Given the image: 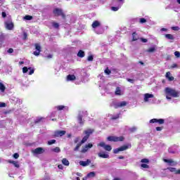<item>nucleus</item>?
<instances>
[{
	"label": "nucleus",
	"instance_id": "51",
	"mask_svg": "<svg viewBox=\"0 0 180 180\" xmlns=\"http://www.w3.org/2000/svg\"><path fill=\"white\" fill-rule=\"evenodd\" d=\"M7 53H8L9 54H12V53H13V49L12 48L8 49V50L7 51Z\"/></svg>",
	"mask_w": 180,
	"mask_h": 180
},
{
	"label": "nucleus",
	"instance_id": "3",
	"mask_svg": "<svg viewBox=\"0 0 180 180\" xmlns=\"http://www.w3.org/2000/svg\"><path fill=\"white\" fill-rule=\"evenodd\" d=\"M129 148H131V144L127 143V145H124L120 146V148H115L113 150L114 154H119L120 151H126V150H129Z\"/></svg>",
	"mask_w": 180,
	"mask_h": 180
},
{
	"label": "nucleus",
	"instance_id": "21",
	"mask_svg": "<svg viewBox=\"0 0 180 180\" xmlns=\"http://www.w3.org/2000/svg\"><path fill=\"white\" fill-rule=\"evenodd\" d=\"M98 156L100 157V158H109V154L106 153H98Z\"/></svg>",
	"mask_w": 180,
	"mask_h": 180
},
{
	"label": "nucleus",
	"instance_id": "32",
	"mask_svg": "<svg viewBox=\"0 0 180 180\" xmlns=\"http://www.w3.org/2000/svg\"><path fill=\"white\" fill-rule=\"evenodd\" d=\"M29 70H32V68L30 67V68H27V67H24V68H22V72H23V74H26V72H27V71H29Z\"/></svg>",
	"mask_w": 180,
	"mask_h": 180
},
{
	"label": "nucleus",
	"instance_id": "2",
	"mask_svg": "<svg viewBox=\"0 0 180 180\" xmlns=\"http://www.w3.org/2000/svg\"><path fill=\"white\" fill-rule=\"evenodd\" d=\"M167 99L171 100L172 98H178L179 96L178 95V92L175 91V89H171L169 87H166L165 89Z\"/></svg>",
	"mask_w": 180,
	"mask_h": 180
},
{
	"label": "nucleus",
	"instance_id": "11",
	"mask_svg": "<svg viewBox=\"0 0 180 180\" xmlns=\"http://www.w3.org/2000/svg\"><path fill=\"white\" fill-rule=\"evenodd\" d=\"M65 133H67L65 131H55L53 137H63Z\"/></svg>",
	"mask_w": 180,
	"mask_h": 180
},
{
	"label": "nucleus",
	"instance_id": "64",
	"mask_svg": "<svg viewBox=\"0 0 180 180\" xmlns=\"http://www.w3.org/2000/svg\"><path fill=\"white\" fill-rule=\"evenodd\" d=\"M113 180H120L119 178H115Z\"/></svg>",
	"mask_w": 180,
	"mask_h": 180
},
{
	"label": "nucleus",
	"instance_id": "1",
	"mask_svg": "<svg viewBox=\"0 0 180 180\" xmlns=\"http://www.w3.org/2000/svg\"><path fill=\"white\" fill-rule=\"evenodd\" d=\"M92 133H94V131H92V129H88L84 131V134H86V136H84L82 141L77 144V146L74 148V151H78L79 150V147H81L82 144H84V143H86L88 139H89V136H91Z\"/></svg>",
	"mask_w": 180,
	"mask_h": 180
},
{
	"label": "nucleus",
	"instance_id": "17",
	"mask_svg": "<svg viewBox=\"0 0 180 180\" xmlns=\"http://www.w3.org/2000/svg\"><path fill=\"white\" fill-rule=\"evenodd\" d=\"M99 26H101V22L98 20H95L91 25L93 29H96V27H99Z\"/></svg>",
	"mask_w": 180,
	"mask_h": 180
},
{
	"label": "nucleus",
	"instance_id": "20",
	"mask_svg": "<svg viewBox=\"0 0 180 180\" xmlns=\"http://www.w3.org/2000/svg\"><path fill=\"white\" fill-rule=\"evenodd\" d=\"M139 34L137 32H134L132 33V41H136V40H139Z\"/></svg>",
	"mask_w": 180,
	"mask_h": 180
},
{
	"label": "nucleus",
	"instance_id": "23",
	"mask_svg": "<svg viewBox=\"0 0 180 180\" xmlns=\"http://www.w3.org/2000/svg\"><path fill=\"white\" fill-rule=\"evenodd\" d=\"M77 57H79L80 58H84L85 57V52L82 50H79L77 53Z\"/></svg>",
	"mask_w": 180,
	"mask_h": 180
},
{
	"label": "nucleus",
	"instance_id": "60",
	"mask_svg": "<svg viewBox=\"0 0 180 180\" xmlns=\"http://www.w3.org/2000/svg\"><path fill=\"white\" fill-rule=\"evenodd\" d=\"M119 160H124V157L123 155H120L118 157Z\"/></svg>",
	"mask_w": 180,
	"mask_h": 180
},
{
	"label": "nucleus",
	"instance_id": "63",
	"mask_svg": "<svg viewBox=\"0 0 180 180\" xmlns=\"http://www.w3.org/2000/svg\"><path fill=\"white\" fill-rule=\"evenodd\" d=\"M161 31H162V32H167V28H162V29H161Z\"/></svg>",
	"mask_w": 180,
	"mask_h": 180
},
{
	"label": "nucleus",
	"instance_id": "62",
	"mask_svg": "<svg viewBox=\"0 0 180 180\" xmlns=\"http://www.w3.org/2000/svg\"><path fill=\"white\" fill-rule=\"evenodd\" d=\"M175 67H177V65L174 63L172 65V68H175Z\"/></svg>",
	"mask_w": 180,
	"mask_h": 180
},
{
	"label": "nucleus",
	"instance_id": "26",
	"mask_svg": "<svg viewBox=\"0 0 180 180\" xmlns=\"http://www.w3.org/2000/svg\"><path fill=\"white\" fill-rule=\"evenodd\" d=\"M165 37L167 39V40H174V39H175V37H174V35L171 34H165Z\"/></svg>",
	"mask_w": 180,
	"mask_h": 180
},
{
	"label": "nucleus",
	"instance_id": "36",
	"mask_svg": "<svg viewBox=\"0 0 180 180\" xmlns=\"http://www.w3.org/2000/svg\"><path fill=\"white\" fill-rule=\"evenodd\" d=\"M105 74H106L107 75H110V74L112 73V71L110 70H109V68H107L105 71H104Z\"/></svg>",
	"mask_w": 180,
	"mask_h": 180
},
{
	"label": "nucleus",
	"instance_id": "12",
	"mask_svg": "<svg viewBox=\"0 0 180 180\" xmlns=\"http://www.w3.org/2000/svg\"><path fill=\"white\" fill-rule=\"evenodd\" d=\"M93 147L94 145L92 143L86 144L84 147L82 148L81 153H85L89 150V148H92Z\"/></svg>",
	"mask_w": 180,
	"mask_h": 180
},
{
	"label": "nucleus",
	"instance_id": "39",
	"mask_svg": "<svg viewBox=\"0 0 180 180\" xmlns=\"http://www.w3.org/2000/svg\"><path fill=\"white\" fill-rule=\"evenodd\" d=\"M53 144H56V139H52L48 141V145L51 146Z\"/></svg>",
	"mask_w": 180,
	"mask_h": 180
},
{
	"label": "nucleus",
	"instance_id": "28",
	"mask_svg": "<svg viewBox=\"0 0 180 180\" xmlns=\"http://www.w3.org/2000/svg\"><path fill=\"white\" fill-rule=\"evenodd\" d=\"M96 175L95 172H91L89 174H87L86 178H94V176Z\"/></svg>",
	"mask_w": 180,
	"mask_h": 180
},
{
	"label": "nucleus",
	"instance_id": "16",
	"mask_svg": "<svg viewBox=\"0 0 180 180\" xmlns=\"http://www.w3.org/2000/svg\"><path fill=\"white\" fill-rule=\"evenodd\" d=\"M79 164L82 167H86L87 165H89V164H91V160L88 159L86 161H80Z\"/></svg>",
	"mask_w": 180,
	"mask_h": 180
},
{
	"label": "nucleus",
	"instance_id": "56",
	"mask_svg": "<svg viewBox=\"0 0 180 180\" xmlns=\"http://www.w3.org/2000/svg\"><path fill=\"white\" fill-rule=\"evenodd\" d=\"M32 74H34V69H32L29 72V75H32Z\"/></svg>",
	"mask_w": 180,
	"mask_h": 180
},
{
	"label": "nucleus",
	"instance_id": "25",
	"mask_svg": "<svg viewBox=\"0 0 180 180\" xmlns=\"http://www.w3.org/2000/svg\"><path fill=\"white\" fill-rule=\"evenodd\" d=\"M8 162L9 164H13L14 165V167H15V168H19V167H20L19 163L14 160H8Z\"/></svg>",
	"mask_w": 180,
	"mask_h": 180
},
{
	"label": "nucleus",
	"instance_id": "30",
	"mask_svg": "<svg viewBox=\"0 0 180 180\" xmlns=\"http://www.w3.org/2000/svg\"><path fill=\"white\" fill-rule=\"evenodd\" d=\"M5 89H6L5 85L2 82H0V91L1 92H5Z\"/></svg>",
	"mask_w": 180,
	"mask_h": 180
},
{
	"label": "nucleus",
	"instance_id": "27",
	"mask_svg": "<svg viewBox=\"0 0 180 180\" xmlns=\"http://www.w3.org/2000/svg\"><path fill=\"white\" fill-rule=\"evenodd\" d=\"M62 164H63V165H65L66 167H68V165H70V161H68L67 158H63L62 160Z\"/></svg>",
	"mask_w": 180,
	"mask_h": 180
},
{
	"label": "nucleus",
	"instance_id": "45",
	"mask_svg": "<svg viewBox=\"0 0 180 180\" xmlns=\"http://www.w3.org/2000/svg\"><path fill=\"white\" fill-rule=\"evenodd\" d=\"M79 141V137H76L74 140L75 144H78V142Z\"/></svg>",
	"mask_w": 180,
	"mask_h": 180
},
{
	"label": "nucleus",
	"instance_id": "34",
	"mask_svg": "<svg viewBox=\"0 0 180 180\" xmlns=\"http://www.w3.org/2000/svg\"><path fill=\"white\" fill-rule=\"evenodd\" d=\"M24 19H25V20H32V19H33V16L27 15L24 17Z\"/></svg>",
	"mask_w": 180,
	"mask_h": 180
},
{
	"label": "nucleus",
	"instance_id": "53",
	"mask_svg": "<svg viewBox=\"0 0 180 180\" xmlns=\"http://www.w3.org/2000/svg\"><path fill=\"white\" fill-rule=\"evenodd\" d=\"M141 41H143V43H147L148 40L146 38H141Z\"/></svg>",
	"mask_w": 180,
	"mask_h": 180
},
{
	"label": "nucleus",
	"instance_id": "49",
	"mask_svg": "<svg viewBox=\"0 0 180 180\" xmlns=\"http://www.w3.org/2000/svg\"><path fill=\"white\" fill-rule=\"evenodd\" d=\"M162 129H164V127H156V131H161V130H162Z\"/></svg>",
	"mask_w": 180,
	"mask_h": 180
},
{
	"label": "nucleus",
	"instance_id": "40",
	"mask_svg": "<svg viewBox=\"0 0 180 180\" xmlns=\"http://www.w3.org/2000/svg\"><path fill=\"white\" fill-rule=\"evenodd\" d=\"M154 51H155V47H151L148 49V53H154Z\"/></svg>",
	"mask_w": 180,
	"mask_h": 180
},
{
	"label": "nucleus",
	"instance_id": "33",
	"mask_svg": "<svg viewBox=\"0 0 180 180\" xmlns=\"http://www.w3.org/2000/svg\"><path fill=\"white\" fill-rule=\"evenodd\" d=\"M167 169L169 170L170 172H174V174L176 172V168L175 167H167Z\"/></svg>",
	"mask_w": 180,
	"mask_h": 180
},
{
	"label": "nucleus",
	"instance_id": "57",
	"mask_svg": "<svg viewBox=\"0 0 180 180\" xmlns=\"http://www.w3.org/2000/svg\"><path fill=\"white\" fill-rule=\"evenodd\" d=\"M46 58H48L49 60L50 58H53V55L52 54H49L47 56H46Z\"/></svg>",
	"mask_w": 180,
	"mask_h": 180
},
{
	"label": "nucleus",
	"instance_id": "50",
	"mask_svg": "<svg viewBox=\"0 0 180 180\" xmlns=\"http://www.w3.org/2000/svg\"><path fill=\"white\" fill-rule=\"evenodd\" d=\"M6 103L0 102V108H6Z\"/></svg>",
	"mask_w": 180,
	"mask_h": 180
},
{
	"label": "nucleus",
	"instance_id": "59",
	"mask_svg": "<svg viewBox=\"0 0 180 180\" xmlns=\"http://www.w3.org/2000/svg\"><path fill=\"white\" fill-rule=\"evenodd\" d=\"M58 168L59 169H63V165H58Z\"/></svg>",
	"mask_w": 180,
	"mask_h": 180
},
{
	"label": "nucleus",
	"instance_id": "46",
	"mask_svg": "<svg viewBox=\"0 0 180 180\" xmlns=\"http://www.w3.org/2000/svg\"><path fill=\"white\" fill-rule=\"evenodd\" d=\"M147 22V20L146 18H140V23H146Z\"/></svg>",
	"mask_w": 180,
	"mask_h": 180
},
{
	"label": "nucleus",
	"instance_id": "54",
	"mask_svg": "<svg viewBox=\"0 0 180 180\" xmlns=\"http://www.w3.org/2000/svg\"><path fill=\"white\" fill-rule=\"evenodd\" d=\"M1 16H2V18H6V13L5 11H3V12L1 13Z\"/></svg>",
	"mask_w": 180,
	"mask_h": 180
},
{
	"label": "nucleus",
	"instance_id": "18",
	"mask_svg": "<svg viewBox=\"0 0 180 180\" xmlns=\"http://www.w3.org/2000/svg\"><path fill=\"white\" fill-rule=\"evenodd\" d=\"M150 98H154V95L150 94H146L144 96V101L148 102V99H150Z\"/></svg>",
	"mask_w": 180,
	"mask_h": 180
},
{
	"label": "nucleus",
	"instance_id": "9",
	"mask_svg": "<svg viewBox=\"0 0 180 180\" xmlns=\"http://www.w3.org/2000/svg\"><path fill=\"white\" fill-rule=\"evenodd\" d=\"M32 154L35 155H39L40 154H43L44 153V148L41 147L37 148L32 151Z\"/></svg>",
	"mask_w": 180,
	"mask_h": 180
},
{
	"label": "nucleus",
	"instance_id": "7",
	"mask_svg": "<svg viewBox=\"0 0 180 180\" xmlns=\"http://www.w3.org/2000/svg\"><path fill=\"white\" fill-rule=\"evenodd\" d=\"M97 146L98 147H103L105 151H112V146L110 145H106L105 142H101Z\"/></svg>",
	"mask_w": 180,
	"mask_h": 180
},
{
	"label": "nucleus",
	"instance_id": "61",
	"mask_svg": "<svg viewBox=\"0 0 180 180\" xmlns=\"http://www.w3.org/2000/svg\"><path fill=\"white\" fill-rule=\"evenodd\" d=\"M76 175H77V176H82V174L79 172H77Z\"/></svg>",
	"mask_w": 180,
	"mask_h": 180
},
{
	"label": "nucleus",
	"instance_id": "52",
	"mask_svg": "<svg viewBox=\"0 0 180 180\" xmlns=\"http://www.w3.org/2000/svg\"><path fill=\"white\" fill-rule=\"evenodd\" d=\"M127 80L128 81V82H130L131 84H134V79H127Z\"/></svg>",
	"mask_w": 180,
	"mask_h": 180
},
{
	"label": "nucleus",
	"instance_id": "58",
	"mask_svg": "<svg viewBox=\"0 0 180 180\" xmlns=\"http://www.w3.org/2000/svg\"><path fill=\"white\" fill-rule=\"evenodd\" d=\"M176 175H180V169L176 170V173H175Z\"/></svg>",
	"mask_w": 180,
	"mask_h": 180
},
{
	"label": "nucleus",
	"instance_id": "8",
	"mask_svg": "<svg viewBox=\"0 0 180 180\" xmlns=\"http://www.w3.org/2000/svg\"><path fill=\"white\" fill-rule=\"evenodd\" d=\"M34 47L37 51H34L33 54L37 57L40 56V53H41V46L39 44H35Z\"/></svg>",
	"mask_w": 180,
	"mask_h": 180
},
{
	"label": "nucleus",
	"instance_id": "29",
	"mask_svg": "<svg viewBox=\"0 0 180 180\" xmlns=\"http://www.w3.org/2000/svg\"><path fill=\"white\" fill-rule=\"evenodd\" d=\"M115 95H122V90L120 89V87H117L115 92Z\"/></svg>",
	"mask_w": 180,
	"mask_h": 180
},
{
	"label": "nucleus",
	"instance_id": "55",
	"mask_svg": "<svg viewBox=\"0 0 180 180\" xmlns=\"http://www.w3.org/2000/svg\"><path fill=\"white\" fill-rule=\"evenodd\" d=\"M41 122V118L37 119V120L34 121V123L37 124V123H40Z\"/></svg>",
	"mask_w": 180,
	"mask_h": 180
},
{
	"label": "nucleus",
	"instance_id": "14",
	"mask_svg": "<svg viewBox=\"0 0 180 180\" xmlns=\"http://www.w3.org/2000/svg\"><path fill=\"white\" fill-rule=\"evenodd\" d=\"M164 162H167V164H169V165H176V162L174 161L172 159H164L163 160Z\"/></svg>",
	"mask_w": 180,
	"mask_h": 180
},
{
	"label": "nucleus",
	"instance_id": "6",
	"mask_svg": "<svg viewBox=\"0 0 180 180\" xmlns=\"http://www.w3.org/2000/svg\"><path fill=\"white\" fill-rule=\"evenodd\" d=\"M141 162L142 163L141 164V168H146V169L150 168V166L147 165V164H150V160H148V158L141 159Z\"/></svg>",
	"mask_w": 180,
	"mask_h": 180
},
{
	"label": "nucleus",
	"instance_id": "15",
	"mask_svg": "<svg viewBox=\"0 0 180 180\" xmlns=\"http://www.w3.org/2000/svg\"><path fill=\"white\" fill-rule=\"evenodd\" d=\"M77 120L81 126H84V120H82V114H79L77 116Z\"/></svg>",
	"mask_w": 180,
	"mask_h": 180
},
{
	"label": "nucleus",
	"instance_id": "38",
	"mask_svg": "<svg viewBox=\"0 0 180 180\" xmlns=\"http://www.w3.org/2000/svg\"><path fill=\"white\" fill-rule=\"evenodd\" d=\"M127 105V102L126 101H122L121 103H120V108H124V106H126Z\"/></svg>",
	"mask_w": 180,
	"mask_h": 180
},
{
	"label": "nucleus",
	"instance_id": "48",
	"mask_svg": "<svg viewBox=\"0 0 180 180\" xmlns=\"http://www.w3.org/2000/svg\"><path fill=\"white\" fill-rule=\"evenodd\" d=\"M13 158H15V160H18V158H19V153H14Z\"/></svg>",
	"mask_w": 180,
	"mask_h": 180
},
{
	"label": "nucleus",
	"instance_id": "5",
	"mask_svg": "<svg viewBox=\"0 0 180 180\" xmlns=\"http://www.w3.org/2000/svg\"><path fill=\"white\" fill-rule=\"evenodd\" d=\"M108 141H113L114 143H117V141H124V136H110L107 138Z\"/></svg>",
	"mask_w": 180,
	"mask_h": 180
},
{
	"label": "nucleus",
	"instance_id": "19",
	"mask_svg": "<svg viewBox=\"0 0 180 180\" xmlns=\"http://www.w3.org/2000/svg\"><path fill=\"white\" fill-rule=\"evenodd\" d=\"M68 81H75L77 79V77L74 75H68L67 76Z\"/></svg>",
	"mask_w": 180,
	"mask_h": 180
},
{
	"label": "nucleus",
	"instance_id": "24",
	"mask_svg": "<svg viewBox=\"0 0 180 180\" xmlns=\"http://www.w3.org/2000/svg\"><path fill=\"white\" fill-rule=\"evenodd\" d=\"M110 106H114L115 109H119V108H120V103L116 101H112Z\"/></svg>",
	"mask_w": 180,
	"mask_h": 180
},
{
	"label": "nucleus",
	"instance_id": "10",
	"mask_svg": "<svg viewBox=\"0 0 180 180\" xmlns=\"http://www.w3.org/2000/svg\"><path fill=\"white\" fill-rule=\"evenodd\" d=\"M150 123H158V124H164L165 123V119L153 118L149 121Z\"/></svg>",
	"mask_w": 180,
	"mask_h": 180
},
{
	"label": "nucleus",
	"instance_id": "47",
	"mask_svg": "<svg viewBox=\"0 0 180 180\" xmlns=\"http://www.w3.org/2000/svg\"><path fill=\"white\" fill-rule=\"evenodd\" d=\"M111 10L114 12H117V11H119V7H111Z\"/></svg>",
	"mask_w": 180,
	"mask_h": 180
},
{
	"label": "nucleus",
	"instance_id": "41",
	"mask_svg": "<svg viewBox=\"0 0 180 180\" xmlns=\"http://www.w3.org/2000/svg\"><path fill=\"white\" fill-rule=\"evenodd\" d=\"M120 117V114H117V115L112 116L111 117L112 120H116L117 119H119Z\"/></svg>",
	"mask_w": 180,
	"mask_h": 180
},
{
	"label": "nucleus",
	"instance_id": "22",
	"mask_svg": "<svg viewBox=\"0 0 180 180\" xmlns=\"http://www.w3.org/2000/svg\"><path fill=\"white\" fill-rule=\"evenodd\" d=\"M169 75H171V72H166V75H165L166 78H167L169 81H174V77L169 76Z\"/></svg>",
	"mask_w": 180,
	"mask_h": 180
},
{
	"label": "nucleus",
	"instance_id": "4",
	"mask_svg": "<svg viewBox=\"0 0 180 180\" xmlns=\"http://www.w3.org/2000/svg\"><path fill=\"white\" fill-rule=\"evenodd\" d=\"M53 13L54 16H61L62 19H65L66 15L65 13H64V11L63 9L59 8H56L53 11Z\"/></svg>",
	"mask_w": 180,
	"mask_h": 180
},
{
	"label": "nucleus",
	"instance_id": "44",
	"mask_svg": "<svg viewBox=\"0 0 180 180\" xmlns=\"http://www.w3.org/2000/svg\"><path fill=\"white\" fill-rule=\"evenodd\" d=\"M88 61H94V56H89L87 58Z\"/></svg>",
	"mask_w": 180,
	"mask_h": 180
},
{
	"label": "nucleus",
	"instance_id": "13",
	"mask_svg": "<svg viewBox=\"0 0 180 180\" xmlns=\"http://www.w3.org/2000/svg\"><path fill=\"white\" fill-rule=\"evenodd\" d=\"M5 26H6V28L8 30H13V27H14V25H13V22H5Z\"/></svg>",
	"mask_w": 180,
	"mask_h": 180
},
{
	"label": "nucleus",
	"instance_id": "31",
	"mask_svg": "<svg viewBox=\"0 0 180 180\" xmlns=\"http://www.w3.org/2000/svg\"><path fill=\"white\" fill-rule=\"evenodd\" d=\"M51 151H53V153H60V151H61V149H60L59 147H56L54 148H52Z\"/></svg>",
	"mask_w": 180,
	"mask_h": 180
},
{
	"label": "nucleus",
	"instance_id": "42",
	"mask_svg": "<svg viewBox=\"0 0 180 180\" xmlns=\"http://www.w3.org/2000/svg\"><path fill=\"white\" fill-rule=\"evenodd\" d=\"M179 27L176 26V27H172V30H174L175 32H178L179 30Z\"/></svg>",
	"mask_w": 180,
	"mask_h": 180
},
{
	"label": "nucleus",
	"instance_id": "37",
	"mask_svg": "<svg viewBox=\"0 0 180 180\" xmlns=\"http://www.w3.org/2000/svg\"><path fill=\"white\" fill-rule=\"evenodd\" d=\"M52 26H53L55 29H58V27H60V24H58V22H53L52 23Z\"/></svg>",
	"mask_w": 180,
	"mask_h": 180
},
{
	"label": "nucleus",
	"instance_id": "35",
	"mask_svg": "<svg viewBox=\"0 0 180 180\" xmlns=\"http://www.w3.org/2000/svg\"><path fill=\"white\" fill-rule=\"evenodd\" d=\"M56 108L57 110H63L64 109H65V106L64 105H58Z\"/></svg>",
	"mask_w": 180,
	"mask_h": 180
},
{
	"label": "nucleus",
	"instance_id": "43",
	"mask_svg": "<svg viewBox=\"0 0 180 180\" xmlns=\"http://www.w3.org/2000/svg\"><path fill=\"white\" fill-rule=\"evenodd\" d=\"M174 56H175V57H176V58H179V57H180V53H179V51H175L174 52Z\"/></svg>",
	"mask_w": 180,
	"mask_h": 180
}]
</instances>
